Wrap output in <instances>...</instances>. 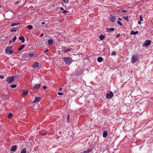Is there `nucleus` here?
<instances>
[{"mask_svg":"<svg viewBox=\"0 0 153 153\" xmlns=\"http://www.w3.org/2000/svg\"><path fill=\"white\" fill-rule=\"evenodd\" d=\"M26 148L23 149L21 151V153H26Z\"/></svg>","mask_w":153,"mask_h":153,"instance_id":"obj_26","label":"nucleus"},{"mask_svg":"<svg viewBox=\"0 0 153 153\" xmlns=\"http://www.w3.org/2000/svg\"><path fill=\"white\" fill-rule=\"evenodd\" d=\"M28 91H27L24 90L23 91V93L22 94V95L24 97L28 93Z\"/></svg>","mask_w":153,"mask_h":153,"instance_id":"obj_11","label":"nucleus"},{"mask_svg":"<svg viewBox=\"0 0 153 153\" xmlns=\"http://www.w3.org/2000/svg\"><path fill=\"white\" fill-rule=\"evenodd\" d=\"M18 24H19V23H14L12 24L11 25V26H12V27H13V26L18 25Z\"/></svg>","mask_w":153,"mask_h":153,"instance_id":"obj_32","label":"nucleus"},{"mask_svg":"<svg viewBox=\"0 0 153 153\" xmlns=\"http://www.w3.org/2000/svg\"><path fill=\"white\" fill-rule=\"evenodd\" d=\"M17 147L16 145H13L12 146L10 149V151H15L17 149Z\"/></svg>","mask_w":153,"mask_h":153,"instance_id":"obj_8","label":"nucleus"},{"mask_svg":"<svg viewBox=\"0 0 153 153\" xmlns=\"http://www.w3.org/2000/svg\"><path fill=\"white\" fill-rule=\"evenodd\" d=\"M140 21H143V18L142 17V15H140Z\"/></svg>","mask_w":153,"mask_h":153,"instance_id":"obj_35","label":"nucleus"},{"mask_svg":"<svg viewBox=\"0 0 153 153\" xmlns=\"http://www.w3.org/2000/svg\"><path fill=\"white\" fill-rule=\"evenodd\" d=\"M58 94L59 95H63V93H60V92H58Z\"/></svg>","mask_w":153,"mask_h":153,"instance_id":"obj_38","label":"nucleus"},{"mask_svg":"<svg viewBox=\"0 0 153 153\" xmlns=\"http://www.w3.org/2000/svg\"><path fill=\"white\" fill-rule=\"evenodd\" d=\"M41 84H37L35 85V86L33 87V89H39L40 87Z\"/></svg>","mask_w":153,"mask_h":153,"instance_id":"obj_10","label":"nucleus"},{"mask_svg":"<svg viewBox=\"0 0 153 153\" xmlns=\"http://www.w3.org/2000/svg\"><path fill=\"white\" fill-rule=\"evenodd\" d=\"M151 43V41L149 40H146L144 43V45L145 47H146L149 45Z\"/></svg>","mask_w":153,"mask_h":153,"instance_id":"obj_7","label":"nucleus"},{"mask_svg":"<svg viewBox=\"0 0 153 153\" xmlns=\"http://www.w3.org/2000/svg\"><path fill=\"white\" fill-rule=\"evenodd\" d=\"M12 116V114L11 113H9L7 116V118L8 119H10L11 118Z\"/></svg>","mask_w":153,"mask_h":153,"instance_id":"obj_29","label":"nucleus"},{"mask_svg":"<svg viewBox=\"0 0 153 153\" xmlns=\"http://www.w3.org/2000/svg\"><path fill=\"white\" fill-rule=\"evenodd\" d=\"M91 151V149H89L85 151L81 152V153H89V152Z\"/></svg>","mask_w":153,"mask_h":153,"instance_id":"obj_20","label":"nucleus"},{"mask_svg":"<svg viewBox=\"0 0 153 153\" xmlns=\"http://www.w3.org/2000/svg\"><path fill=\"white\" fill-rule=\"evenodd\" d=\"M62 90V89L61 88H59V91H61Z\"/></svg>","mask_w":153,"mask_h":153,"instance_id":"obj_49","label":"nucleus"},{"mask_svg":"<svg viewBox=\"0 0 153 153\" xmlns=\"http://www.w3.org/2000/svg\"><path fill=\"white\" fill-rule=\"evenodd\" d=\"M122 12H125V13H126L127 12V11L126 10H123Z\"/></svg>","mask_w":153,"mask_h":153,"instance_id":"obj_46","label":"nucleus"},{"mask_svg":"<svg viewBox=\"0 0 153 153\" xmlns=\"http://www.w3.org/2000/svg\"><path fill=\"white\" fill-rule=\"evenodd\" d=\"M63 59L65 63L68 65H70L72 62V59L69 58L64 57Z\"/></svg>","mask_w":153,"mask_h":153,"instance_id":"obj_1","label":"nucleus"},{"mask_svg":"<svg viewBox=\"0 0 153 153\" xmlns=\"http://www.w3.org/2000/svg\"><path fill=\"white\" fill-rule=\"evenodd\" d=\"M12 42V41L11 40H10L9 41V43H10L11 42Z\"/></svg>","mask_w":153,"mask_h":153,"instance_id":"obj_52","label":"nucleus"},{"mask_svg":"<svg viewBox=\"0 0 153 153\" xmlns=\"http://www.w3.org/2000/svg\"><path fill=\"white\" fill-rule=\"evenodd\" d=\"M25 47V45L22 44L21 45L20 47L19 48L18 50L19 51L21 50Z\"/></svg>","mask_w":153,"mask_h":153,"instance_id":"obj_23","label":"nucleus"},{"mask_svg":"<svg viewBox=\"0 0 153 153\" xmlns=\"http://www.w3.org/2000/svg\"><path fill=\"white\" fill-rule=\"evenodd\" d=\"M0 78L1 79H3L4 78V77L1 75H0Z\"/></svg>","mask_w":153,"mask_h":153,"instance_id":"obj_40","label":"nucleus"},{"mask_svg":"<svg viewBox=\"0 0 153 153\" xmlns=\"http://www.w3.org/2000/svg\"><path fill=\"white\" fill-rule=\"evenodd\" d=\"M17 28V27H13L11 29V30H10V31L11 32H15L16 31Z\"/></svg>","mask_w":153,"mask_h":153,"instance_id":"obj_24","label":"nucleus"},{"mask_svg":"<svg viewBox=\"0 0 153 153\" xmlns=\"http://www.w3.org/2000/svg\"><path fill=\"white\" fill-rule=\"evenodd\" d=\"M63 1L64 3L67 4L68 3V0H62Z\"/></svg>","mask_w":153,"mask_h":153,"instance_id":"obj_34","label":"nucleus"},{"mask_svg":"<svg viewBox=\"0 0 153 153\" xmlns=\"http://www.w3.org/2000/svg\"><path fill=\"white\" fill-rule=\"evenodd\" d=\"M14 80L13 76L8 77L7 79V81L8 83H11Z\"/></svg>","mask_w":153,"mask_h":153,"instance_id":"obj_3","label":"nucleus"},{"mask_svg":"<svg viewBox=\"0 0 153 153\" xmlns=\"http://www.w3.org/2000/svg\"><path fill=\"white\" fill-rule=\"evenodd\" d=\"M120 36V34H118L117 35V38H119Z\"/></svg>","mask_w":153,"mask_h":153,"instance_id":"obj_42","label":"nucleus"},{"mask_svg":"<svg viewBox=\"0 0 153 153\" xmlns=\"http://www.w3.org/2000/svg\"><path fill=\"white\" fill-rule=\"evenodd\" d=\"M138 33V32L137 31L135 32L133 31H132L131 32L130 34H131L135 35L136 34H137Z\"/></svg>","mask_w":153,"mask_h":153,"instance_id":"obj_19","label":"nucleus"},{"mask_svg":"<svg viewBox=\"0 0 153 153\" xmlns=\"http://www.w3.org/2000/svg\"><path fill=\"white\" fill-rule=\"evenodd\" d=\"M19 3V1H18L15 2V4H17Z\"/></svg>","mask_w":153,"mask_h":153,"instance_id":"obj_45","label":"nucleus"},{"mask_svg":"<svg viewBox=\"0 0 153 153\" xmlns=\"http://www.w3.org/2000/svg\"><path fill=\"white\" fill-rule=\"evenodd\" d=\"M113 93L112 91H111L110 93H107L106 94V98L107 99H111L113 97Z\"/></svg>","mask_w":153,"mask_h":153,"instance_id":"obj_5","label":"nucleus"},{"mask_svg":"<svg viewBox=\"0 0 153 153\" xmlns=\"http://www.w3.org/2000/svg\"><path fill=\"white\" fill-rule=\"evenodd\" d=\"M107 135H108L107 131H104L103 133V137L104 138H105L107 137Z\"/></svg>","mask_w":153,"mask_h":153,"instance_id":"obj_15","label":"nucleus"},{"mask_svg":"<svg viewBox=\"0 0 153 153\" xmlns=\"http://www.w3.org/2000/svg\"><path fill=\"white\" fill-rule=\"evenodd\" d=\"M103 59L102 57H100L98 58L97 60L99 62H101L102 61Z\"/></svg>","mask_w":153,"mask_h":153,"instance_id":"obj_22","label":"nucleus"},{"mask_svg":"<svg viewBox=\"0 0 153 153\" xmlns=\"http://www.w3.org/2000/svg\"><path fill=\"white\" fill-rule=\"evenodd\" d=\"M107 30L108 31H107V32L110 33L112 31H114V29L113 27H111L110 28L107 29Z\"/></svg>","mask_w":153,"mask_h":153,"instance_id":"obj_16","label":"nucleus"},{"mask_svg":"<svg viewBox=\"0 0 153 153\" xmlns=\"http://www.w3.org/2000/svg\"><path fill=\"white\" fill-rule=\"evenodd\" d=\"M1 7V6H0V8Z\"/></svg>","mask_w":153,"mask_h":153,"instance_id":"obj_54","label":"nucleus"},{"mask_svg":"<svg viewBox=\"0 0 153 153\" xmlns=\"http://www.w3.org/2000/svg\"><path fill=\"white\" fill-rule=\"evenodd\" d=\"M110 20L112 22H114L116 20L115 16L111 14L110 17Z\"/></svg>","mask_w":153,"mask_h":153,"instance_id":"obj_6","label":"nucleus"},{"mask_svg":"<svg viewBox=\"0 0 153 153\" xmlns=\"http://www.w3.org/2000/svg\"><path fill=\"white\" fill-rule=\"evenodd\" d=\"M60 9H61L62 10H64V9L62 7H60Z\"/></svg>","mask_w":153,"mask_h":153,"instance_id":"obj_50","label":"nucleus"},{"mask_svg":"<svg viewBox=\"0 0 153 153\" xmlns=\"http://www.w3.org/2000/svg\"><path fill=\"white\" fill-rule=\"evenodd\" d=\"M118 19L120 21H122V19L120 18H119Z\"/></svg>","mask_w":153,"mask_h":153,"instance_id":"obj_47","label":"nucleus"},{"mask_svg":"<svg viewBox=\"0 0 153 153\" xmlns=\"http://www.w3.org/2000/svg\"><path fill=\"white\" fill-rule=\"evenodd\" d=\"M29 53H25L23 55V57L25 56V57H27V58H29Z\"/></svg>","mask_w":153,"mask_h":153,"instance_id":"obj_25","label":"nucleus"},{"mask_svg":"<svg viewBox=\"0 0 153 153\" xmlns=\"http://www.w3.org/2000/svg\"><path fill=\"white\" fill-rule=\"evenodd\" d=\"M68 12V11H66V10H64L62 12V13L64 14H65L66 13Z\"/></svg>","mask_w":153,"mask_h":153,"instance_id":"obj_39","label":"nucleus"},{"mask_svg":"<svg viewBox=\"0 0 153 153\" xmlns=\"http://www.w3.org/2000/svg\"><path fill=\"white\" fill-rule=\"evenodd\" d=\"M46 134L45 133L43 134H42L44 135H46Z\"/></svg>","mask_w":153,"mask_h":153,"instance_id":"obj_53","label":"nucleus"},{"mask_svg":"<svg viewBox=\"0 0 153 153\" xmlns=\"http://www.w3.org/2000/svg\"><path fill=\"white\" fill-rule=\"evenodd\" d=\"M138 24H139V25H140L141 24V22L140 21H138Z\"/></svg>","mask_w":153,"mask_h":153,"instance_id":"obj_41","label":"nucleus"},{"mask_svg":"<svg viewBox=\"0 0 153 153\" xmlns=\"http://www.w3.org/2000/svg\"><path fill=\"white\" fill-rule=\"evenodd\" d=\"M12 46L7 47L5 50V51L6 53L12 54L13 53V51L12 50Z\"/></svg>","mask_w":153,"mask_h":153,"instance_id":"obj_2","label":"nucleus"},{"mask_svg":"<svg viewBox=\"0 0 153 153\" xmlns=\"http://www.w3.org/2000/svg\"><path fill=\"white\" fill-rule=\"evenodd\" d=\"M43 88L45 89H46L47 88V86H44L43 87Z\"/></svg>","mask_w":153,"mask_h":153,"instance_id":"obj_44","label":"nucleus"},{"mask_svg":"<svg viewBox=\"0 0 153 153\" xmlns=\"http://www.w3.org/2000/svg\"><path fill=\"white\" fill-rule=\"evenodd\" d=\"M53 40L52 39H49L48 40V44L49 45H51L53 44Z\"/></svg>","mask_w":153,"mask_h":153,"instance_id":"obj_21","label":"nucleus"},{"mask_svg":"<svg viewBox=\"0 0 153 153\" xmlns=\"http://www.w3.org/2000/svg\"><path fill=\"white\" fill-rule=\"evenodd\" d=\"M29 57H32L34 56L35 58H36L38 56L36 53L33 52L32 53H29Z\"/></svg>","mask_w":153,"mask_h":153,"instance_id":"obj_9","label":"nucleus"},{"mask_svg":"<svg viewBox=\"0 0 153 153\" xmlns=\"http://www.w3.org/2000/svg\"><path fill=\"white\" fill-rule=\"evenodd\" d=\"M27 27L28 29L31 30L32 29L33 26L31 25H29L27 26Z\"/></svg>","mask_w":153,"mask_h":153,"instance_id":"obj_27","label":"nucleus"},{"mask_svg":"<svg viewBox=\"0 0 153 153\" xmlns=\"http://www.w3.org/2000/svg\"><path fill=\"white\" fill-rule=\"evenodd\" d=\"M72 50V49L71 48H68L67 49H65L64 50V53H66L67 52H70Z\"/></svg>","mask_w":153,"mask_h":153,"instance_id":"obj_13","label":"nucleus"},{"mask_svg":"<svg viewBox=\"0 0 153 153\" xmlns=\"http://www.w3.org/2000/svg\"><path fill=\"white\" fill-rule=\"evenodd\" d=\"M41 100V98L40 97H35V99L33 101V102H36L38 101H40Z\"/></svg>","mask_w":153,"mask_h":153,"instance_id":"obj_12","label":"nucleus"},{"mask_svg":"<svg viewBox=\"0 0 153 153\" xmlns=\"http://www.w3.org/2000/svg\"><path fill=\"white\" fill-rule=\"evenodd\" d=\"M138 60L137 56L136 55H133L131 58V62L134 63Z\"/></svg>","mask_w":153,"mask_h":153,"instance_id":"obj_4","label":"nucleus"},{"mask_svg":"<svg viewBox=\"0 0 153 153\" xmlns=\"http://www.w3.org/2000/svg\"><path fill=\"white\" fill-rule=\"evenodd\" d=\"M42 24V25L44 24L45 23V22H42L41 23Z\"/></svg>","mask_w":153,"mask_h":153,"instance_id":"obj_51","label":"nucleus"},{"mask_svg":"<svg viewBox=\"0 0 153 153\" xmlns=\"http://www.w3.org/2000/svg\"><path fill=\"white\" fill-rule=\"evenodd\" d=\"M69 114H68L67 115V123H68L69 122Z\"/></svg>","mask_w":153,"mask_h":153,"instance_id":"obj_36","label":"nucleus"},{"mask_svg":"<svg viewBox=\"0 0 153 153\" xmlns=\"http://www.w3.org/2000/svg\"><path fill=\"white\" fill-rule=\"evenodd\" d=\"M39 63L36 62L34 63V64L33 65V68L38 67L39 66Z\"/></svg>","mask_w":153,"mask_h":153,"instance_id":"obj_17","label":"nucleus"},{"mask_svg":"<svg viewBox=\"0 0 153 153\" xmlns=\"http://www.w3.org/2000/svg\"><path fill=\"white\" fill-rule=\"evenodd\" d=\"M44 35V34L43 33H42V34H41L40 36L41 37H42V36H43Z\"/></svg>","mask_w":153,"mask_h":153,"instance_id":"obj_48","label":"nucleus"},{"mask_svg":"<svg viewBox=\"0 0 153 153\" xmlns=\"http://www.w3.org/2000/svg\"><path fill=\"white\" fill-rule=\"evenodd\" d=\"M19 40L22 41V43H23L25 41V39L24 37L22 36L19 37Z\"/></svg>","mask_w":153,"mask_h":153,"instance_id":"obj_14","label":"nucleus"},{"mask_svg":"<svg viewBox=\"0 0 153 153\" xmlns=\"http://www.w3.org/2000/svg\"><path fill=\"white\" fill-rule=\"evenodd\" d=\"M117 54L116 52L115 51H114L111 54V55H114L115 56Z\"/></svg>","mask_w":153,"mask_h":153,"instance_id":"obj_30","label":"nucleus"},{"mask_svg":"<svg viewBox=\"0 0 153 153\" xmlns=\"http://www.w3.org/2000/svg\"><path fill=\"white\" fill-rule=\"evenodd\" d=\"M16 39V36H14L13 39V42H14L15 41V40Z\"/></svg>","mask_w":153,"mask_h":153,"instance_id":"obj_33","label":"nucleus"},{"mask_svg":"<svg viewBox=\"0 0 153 153\" xmlns=\"http://www.w3.org/2000/svg\"><path fill=\"white\" fill-rule=\"evenodd\" d=\"M105 36L103 35H101L99 38L101 40H102L105 38Z\"/></svg>","mask_w":153,"mask_h":153,"instance_id":"obj_18","label":"nucleus"},{"mask_svg":"<svg viewBox=\"0 0 153 153\" xmlns=\"http://www.w3.org/2000/svg\"><path fill=\"white\" fill-rule=\"evenodd\" d=\"M117 22L118 24L119 25H120V26H122L123 25L122 23L120 22V21H117Z\"/></svg>","mask_w":153,"mask_h":153,"instance_id":"obj_28","label":"nucleus"},{"mask_svg":"<svg viewBox=\"0 0 153 153\" xmlns=\"http://www.w3.org/2000/svg\"><path fill=\"white\" fill-rule=\"evenodd\" d=\"M10 87L11 88H15L17 87V85H16L12 84L11 85Z\"/></svg>","mask_w":153,"mask_h":153,"instance_id":"obj_31","label":"nucleus"},{"mask_svg":"<svg viewBox=\"0 0 153 153\" xmlns=\"http://www.w3.org/2000/svg\"><path fill=\"white\" fill-rule=\"evenodd\" d=\"M48 51V49H47L45 51H43V53H46Z\"/></svg>","mask_w":153,"mask_h":153,"instance_id":"obj_43","label":"nucleus"},{"mask_svg":"<svg viewBox=\"0 0 153 153\" xmlns=\"http://www.w3.org/2000/svg\"><path fill=\"white\" fill-rule=\"evenodd\" d=\"M123 18L127 21H128V16L123 17Z\"/></svg>","mask_w":153,"mask_h":153,"instance_id":"obj_37","label":"nucleus"}]
</instances>
